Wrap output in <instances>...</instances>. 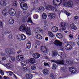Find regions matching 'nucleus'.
Wrapping results in <instances>:
<instances>
[{
	"label": "nucleus",
	"mask_w": 79,
	"mask_h": 79,
	"mask_svg": "<svg viewBox=\"0 0 79 79\" xmlns=\"http://www.w3.org/2000/svg\"><path fill=\"white\" fill-rule=\"evenodd\" d=\"M67 26V24L66 23L64 22H61L60 24V26L61 27H62L61 28H60V29L59 30V31L60 32H62V31H64V30H66V26Z\"/></svg>",
	"instance_id": "nucleus-1"
},
{
	"label": "nucleus",
	"mask_w": 79,
	"mask_h": 79,
	"mask_svg": "<svg viewBox=\"0 0 79 79\" xmlns=\"http://www.w3.org/2000/svg\"><path fill=\"white\" fill-rule=\"evenodd\" d=\"M28 27L27 25L26 24H23L21 25L19 28V30L21 32H26V30L27 29Z\"/></svg>",
	"instance_id": "nucleus-2"
},
{
	"label": "nucleus",
	"mask_w": 79,
	"mask_h": 79,
	"mask_svg": "<svg viewBox=\"0 0 79 79\" xmlns=\"http://www.w3.org/2000/svg\"><path fill=\"white\" fill-rule=\"evenodd\" d=\"M17 38L18 40L19 41H21L22 40H26V37L25 35L23 34L21 35H18Z\"/></svg>",
	"instance_id": "nucleus-3"
},
{
	"label": "nucleus",
	"mask_w": 79,
	"mask_h": 79,
	"mask_svg": "<svg viewBox=\"0 0 79 79\" xmlns=\"http://www.w3.org/2000/svg\"><path fill=\"white\" fill-rule=\"evenodd\" d=\"M51 61L52 62H53L54 63H57V64H64V62L63 60H51Z\"/></svg>",
	"instance_id": "nucleus-4"
},
{
	"label": "nucleus",
	"mask_w": 79,
	"mask_h": 79,
	"mask_svg": "<svg viewBox=\"0 0 79 79\" xmlns=\"http://www.w3.org/2000/svg\"><path fill=\"white\" fill-rule=\"evenodd\" d=\"M20 6L21 8L24 10H27V5L24 2H21L20 3Z\"/></svg>",
	"instance_id": "nucleus-5"
},
{
	"label": "nucleus",
	"mask_w": 79,
	"mask_h": 79,
	"mask_svg": "<svg viewBox=\"0 0 79 79\" xmlns=\"http://www.w3.org/2000/svg\"><path fill=\"white\" fill-rule=\"evenodd\" d=\"M40 49L41 51L44 53H47V48L46 47V46H42L40 47Z\"/></svg>",
	"instance_id": "nucleus-6"
},
{
	"label": "nucleus",
	"mask_w": 79,
	"mask_h": 79,
	"mask_svg": "<svg viewBox=\"0 0 79 79\" xmlns=\"http://www.w3.org/2000/svg\"><path fill=\"white\" fill-rule=\"evenodd\" d=\"M64 5L68 7H73V3L71 1H68L67 2H65Z\"/></svg>",
	"instance_id": "nucleus-7"
},
{
	"label": "nucleus",
	"mask_w": 79,
	"mask_h": 79,
	"mask_svg": "<svg viewBox=\"0 0 79 79\" xmlns=\"http://www.w3.org/2000/svg\"><path fill=\"white\" fill-rule=\"evenodd\" d=\"M5 51L8 55H10L11 54H13L15 52V50L12 49H9L8 50V49H5Z\"/></svg>",
	"instance_id": "nucleus-8"
},
{
	"label": "nucleus",
	"mask_w": 79,
	"mask_h": 79,
	"mask_svg": "<svg viewBox=\"0 0 79 79\" xmlns=\"http://www.w3.org/2000/svg\"><path fill=\"white\" fill-rule=\"evenodd\" d=\"M9 13L10 15L12 16H15L16 15V11L13 9H10Z\"/></svg>",
	"instance_id": "nucleus-9"
},
{
	"label": "nucleus",
	"mask_w": 79,
	"mask_h": 79,
	"mask_svg": "<svg viewBox=\"0 0 79 79\" xmlns=\"http://www.w3.org/2000/svg\"><path fill=\"white\" fill-rule=\"evenodd\" d=\"M53 44L55 45H56V46H61L62 45V43L57 40H55Z\"/></svg>",
	"instance_id": "nucleus-10"
},
{
	"label": "nucleus",
	"mask_w": 79,
	"mask_h": 79,
	"mask_svg": "<svg viewBox=\"0 0 79 79\" xmlns=\"http://www.w3.org/2000/svg\"><path fill=\"white\" fill-rule=\"evenodd\" d=\"M69 71H70L71 73H73V74H75L77 72V70H76V69L73 67H70L69 68Z\"/></svg>",
	"instance_id": "nucleus-11"
},
{
	"label": "nucleus",
	"mask_w": 79,
	"mask_h": 79,
	"mask_svg": "<svg viewBox=\"0 0 79 79\" xmlns=\"http://www.w3.org/2000/svg\"><path fill=\"white\" fill-rule=\"evenodd\" d=\"M48 16L51 19H54L55 18V14L53 13H50L48 14Z\"/></svg>",
	"instance_id": "nucleus-12"
},
{
	"label": "nucleus",
	"mask_w": 79,
	"mask_h": 79,
	"mask_svg": "<svg viewBox=\"0 0 79 79\" xmlns=\"http://www.w3.org/2000/svg\"><path fill=\"white\" fill-rule=\"evenodd\" d=\"M24 57L23 55H19L17 57V60L18 61H22L24 59Z\"/></svg>",
	"instance_id": "nucleus-13"
},
{
	"label": "nucleus",
	"mask_w": 79,
	"mask_h": 79,
	"mask_svg": "<svg viewBox=\"0 0 79 79\" xmlns=\"http://www.w3.org/2000/svg\"><path fill=\"white\" fill-rule=\"evenodd\" d=\"M32 75L31 74H26L25 75V77H24L23 78V79H30L32 78Z\"/></svg>",
	"instance_id": "nucleus-14"
},
{
	"label": "nucleus",
	"mask_w": 79,
	"mask_h": 79,
	"mask_svg": "<svg viewBox=\"0 0 79 79\" xmlns=\"http://www.w3.org/2000/svg\"><path fill=\"white\" fill-rule=\"evenodd\" d=\"M58 55L60 56V58H62V57L63 58H66V54L64 52H62L61 53H59Z\"/></svg>",
	"instance_id": "nucleus-15"
},
{
	"label": "nucleus",
	"mask_w": 79,
	"mask_h": 79,
	"mask_svg": "<svg viewBox=\"0 0 79 79\" xmlns=\"http://www.w3.org/2000/svg\"><path fill=\"white\" fill-rule=\"evenodd\" d=\"M29 62L31 64H34V63H36V61L34 58H31L29 60Z\"/></svg>",
	"instance_id": "nucleus-16"
},
{
	"label": "nucleus",
	"mask_w": 79,
	"mask_h": 79,
	"mask_svg": "<svg viewBox=\"0 0 79 79\" xmlns=\"http://www.w3.org/2000/svg\"><path fill=\"white\" fill-rule=\"evenodd\" d=\"M6 1H0V4L1 6H5L6 5Z\"/></svg>",
	"instance_id": "nucleus-17"
},
{
	"label": "nucleus",
	"mask_w": 79,
	"mask_h": 79,
	"mask_svg": "<svg viewBox=\"0 0 79 79\" xmlns=\"http://www.w3.org/2000/svg\"><path fill=\"white\" fill-rule=\"evenodd\" d=\"M42 31L43 30L40 29V28L39 27H37L35 29V33H37L38 34V33H39V32H42Z\"/></svg>",
	"instance_id": "nucleus-18"
},
{
	"label": "nucleus",
	"mask_w": 79,
	"mask_h": 79,
	"mask_svg": "<svg viewBox=\"0 0 79 79\" xmlns=\"http://www.w3.org/2000/svg\"><path fill=\"white\" fill-rule=\"evenodd\" d=\"M40 56V55L38 53H34L32 55L33 57L35 59L39 58Z\"/></svg>",
	"instance_id": "nucleus-19"
},
{
	"label": "nucleus",
	"mask_w": 79,
	"mask_h": 79,
	"mask_svg": "<svg viewBox=\"0 0 79 79\" xmlns=\"http://www.w3.org/2000/svg\"><path fill=\"white\" fill-rule=\"evenodd\" d=\"M52 30L53 32H56L58 31V28L57 27L54 26L52 27Z\"/></svg>",
	"instance_id": "nucleus-20"
},
{
	"label": "nucleus",
	"mask_w": 79,
	"mask_h": 79,
	"mask_svg": "<svg viewBox=\"0 0 79 79\" xmlns=\"http://www.w3.org/2000/svg\"><path fill=\"white\" fill-rule=\"evenodd\" d=\"M65 48L67 50H71L72 49V47L69 44H67L65 45Z\"/></svg>",
	"instance_id": "nucleus-21"
},
{
	"label": "nucleus",
	"mask_w": 79,
	"mask_h": 79,
	"mask_svg": "<svg viewBox=\"0 0 79 79\" xmlns=\"http://www.w3.org/2000/svg\"><path fill=\"white\" fill-rule=\"evenodd\" d=\"M46 8L48 10H53V6L49 5L47 6H46Z\"/></svg>",
	"instance_id": "nucleus-22"
},
{
	"label": "nucleus",
	"mask_w": 79,
	"mask_h": 79,
	"mask_svg": "<svg viewBox=\"0 0 79 79\" xmlns=\"http://www.w3.org/2000/svg\"><path fill=\"white\" fill-rule=\"evenodd\" d=\"M9 23L10 24H13L14 23V19L13 18L11 17L9 20Z\"/></svg>",
	"instance_id": "nucleus-23"
},
{
	"label": "nucleus",
	"mask_w": 79,
	"mask_h": 79,
	"mask_svg": "<svg viewBox=\"0 0 79 79\" xmlns=\"http://www.w3.org/2000/svg\"><path fill=\"white\" fill-rule=\"evenodd\" d=\"M70 27L72 29H74V30H76L77 29V27L74 24H70Z\"/></svg>",
	"instance_id": "nucleus-24"
},
{
	"label": "nucleus",
	"mask_w": 79,
	"mask_h": 79,
	"mask_svg": "<svg viewBox=\"0 0 79 79\" xmlns=\"http://www.w3.org/2000/svg\"><path fill=\"white\" fill-rule=\"evenodd\" d=\"M25 32H26L27 34L28 35H31V32L30 28L29 29L28 28L26 30Z\"/></svg>",
	"instance_id": "nucleus-25"
},
{
	"label": "nucleus",
	"mask_w": 79,
	"mask_h": 79,
	"mask_svg": "<svg viewBox=\"0 0 79 79\" xmlns=\"http://www.w3.org/2000/svg\"><path fill=\"white\" fill-rule=\"evenodd\" d=\"M5 66H6L7 68H11L13 67V65L10 63H7L5 65Z\"/></svg>",
	"instance_id": "nucleus-26"
},
{
	"label": "nucleus",
	"mask_w": 79,
	"mask_h": 79,
	"mask_svg": "<svg viewBox=\"0 0 79 79\" xmlns=\"http://www.w3.org/2000/svg\"><path fill=\"white\" fill-rule=\"evenodd\" d=\"M66 62L67 63H68L69 64V65H71V64H73V61L70 59H67V60H66Z\"/></svg>",
	"instance_id": "nucleus-27"
},
{
	"label": "nucleus",
	"mask_w": 79,
	"mask_h": 79,
	"mask_svg": "<svg viewBox=\"0 0 79 79\" xmlns=\"http://www.w3.org/2000/svg\"><path fill=\"white\" fill-rule=\"evenodd\" d=\"M54 12H56L58 11V7L57 6H56L54 8L53 7V9L52 10Z\"/></svg>",
	"instance_id": "nucleus-28"
},
{
	"label": "nucleus",
	"mask_w": 79,
	"mask_h": 79,
	"mask_svg": "<svg viewBox=\"0 0 79 79\" xmlns=\"http://www.w3.org/2000/svg\"><path fill=\"white\" fill-rule=\"evenodd\" d=\"M56 36L59 39H62L63 38V35L60 33L57 34H56Z\"/></svg>",
	"instance_id": "nucleus-29"
},
{
	"label": "nucleus",
	"mask_w": 79,
	"mask_h": 79,
	"mask_svg": "<svg viewBox=\"0 0 79 79\" xmlns=\"http://www.w3.org/2000/svg\"><path fill=\"white\" fill-rule=\"evenodd\" d=\"M49 71L47 69H44L43 70V73L44 74L47 75Z\"/></svg>",
	"instance_id": "nucleus-30"
},
{
	"label": "nucleus",
	"mask_w": 79,
	"mask_h": 79,
	"mask_svg": "<svg viewBox=\"0 0 79 79\" xmlns=\"http://www.w3.org/2000/svg\"><path fill=\"white\" fill-rule=\"evenodd\" d=\"M36 38L38 40H42V36L39 34H38L36 36Z\"/></svg>",
	"instance_id": "nucleus-31"
},
{
	"label": "nucleus",
	"mask_w": 79,
	"mask_h": 79,
	"mask_svg": "<svg viewBox=\"0 0 79 79\" xmlns=\"http://www.w3.org/2000/svg\"><path fill=\"white\" fill-rule=\"evenodd\" d=\"M58 53H57V52L56 51H54L52 52V56L53 57V56L54 57H55L57 55V54Z\"/></svg>",
	"instance_id": "nucleus-32"
},
{
	"label": "nucleus",
	"mask_w": 79,
	"mask_h": 79,
	"mask_svg": "<svg viewBox=\"0 0 79 79\" xmlns=\"http://www.w3.org/2000/svg\"><path fill=\"white\" fill-rule=\"evenodd\" d=\"M38 10H39V11L42 12L45 11V9L44 8V7L43 6H40L39 7Z\"/></svg>",
	"instance_id": "nucleus-33"
},
{
	"label": "nucleus",
	"mask_w": 79,
	"mask_h": 79,
	"mask_svg": "<svg viewBox=\"0 0 79 79\" xmlns=\"http://www.w3.org/2000/svg\"><path fill=\"white\" fill-rule=\"evenodd\" d=\"M21 66H26V62L24 61H22L21 62Z\"/></svg>",
	"instance_id": "nucleus-34"
},
{
	"label": "nucleus",
	"mask_w": 79,
	"mask_h": 79,
	"mask_svg": "<svg viewBox=\"0 0 79 79\" xmlns=\"http://www.w3.org/2000/svg\"><path fill=\"white\" fill-rule=\"evenodd\" d=\"M48 34L49 37H53L54 36V35L52 33V32L50 31H48Z\"/></svg>",
	"instance_id": "nucleus-35"
},
{
	"label": "nucleus",
	"mask_w": 79,
	"mask_h": 79,
	"mask_svg": "<svg viewBox=\"0 0 79 79\" xmlns=\"http://www.w3.org/2000/svg\"><path fill=\"white\" fill-rule=\"evenodd\" d=\"M31 43H28L26 44V47L28 49L31 48Z\"/></svg>",
	"instance_id": "nucleus-36"
},
{
	"label": "nucleus",
	"mask_w": 79,
	"mask_h": 79,
	"mask_svg": "<svg viewBox=\"0 0 79 79\" xmlns=\"http://www.w3.org/2000/svg\"><path fill=\"white\" fill-rule=\"evenodd\" d=\"M47 14L45 13H43L42 15V18L44 19H46V18H47Z\"/></svg>",
	"instance_id": "nucleus-37"
},
{
	"label": "nucleus",
	"mask_w": 79,
	"mask_h": 79,
	"mask_svg": "<svg viewBox=\"0 0 79 79\" xmlns=\"http://www.w3.org/2000/svg\"><path fill=\"white\" fill-rule=\"evenodd\" d=\"M31 3H38V0H31Z\"/></svg>",
	"instance_id": "nucleus-38"
},
{
	"label": "nucleus",
	"mask_w": 79,
	"mask_h": 79,
	"mask_svg": "<svg viewBox=\"0 0 79 79\" xmlns=\"http://www.w3.org/2000/svg\"><path fill=\"white\" fill-rule=\"evenodd\" d=\"M62 3V1H61V0H57V6H58V5H61Z\"/></svg>",
	"instance_id": "nucleus-39"
},
{
	"label": "nucleus",
	"mask_w": 79,
	"mask_h": 79,
	"mask_svg": "<svg viewBox=\"0 0 79 79\" xmlns=\"http://www.w3.org/2000/svg\"><path fill=\"white\" fill-rule=\"evenodd\" d=\"M23 70L25 71H27L28 70H29V68L27 67H24L23 68Z\"/></svg>",
	"instance_id": "nucleus-40"
},
{
	"label": "nucleus",
	"mask_w": 79,
	"mask_h": 79,
	"mask_svg": "<svg viewBox=\"0 0 79 79\" xmlns=\"http://www.w3.org/2000/svg\"><path fill=\"white\" fill-rule=\"evenodd\" d=\"M56 64H53V66L52 67L53 69H56Z\"/></svg>",
	"instance_id": "nucleus-41"
},
{
	"label": "nucleus",
	"mask_w": 79,
	"mask_h": 79,
	"mask_svg": "<svg viewBox=\"0 0 79 79\" xmlns=\"http://www.w3.org/2000/svg\"><path fill=\"white\" fill-rule=\"evenodd\" d=\"M31 68L32 70H35L36 69V67L35 65H33L31 66Z\"/></svg>",
	"instance_id": "nucleus-42"
},
{
	"label": "nucleus",
	"mask_w": 79,
	"mask_h": 79,
	"mask_svg": "<svg viewBox=\"0 0 79 79\" xmlns=\"http://www.w3.org/2000/svg\"><path fill=\"white\" fill-rule=\"evenodd\" d=\"M33 17L35 19H37L38 17V15H37V14H34L33 16Z\"/></svg>",
	"instance_id": "nucleus-43"
},
{
	"label": "nucleus",
	"mask_w": 79,
	"mask_h": 79,
	"mask_svg": "<svg viewBox=\"0 0 79 79\" xmlns=\"http://www.w3.org/2000/svg\"><path fill=\"white\" fill-rule=\"evenodd\" d=\"M3 23L2 21H0V27H3Z\"/></svg>",
	"instance_id": "nucleus-44"
},
{
	"label": "nucleus",
	"mask_w": 79,
	"mask_h": 79,
	"mask_svg": "<svg viewBox=\"0 0 79 79\" xmlns=\"http://www.w3.org/2000/svg\"><path fill=\"white\" fill-rule=\"evenodd\" d=\"M48 26L47 25H44V28L45 29H48Z\"/></svg>",
	"instance_id": "nucleus-45"
},
{
	"label": "nucleus",
	"mask_w": 79,
	"mask_h": 79,
	"mask_svg": "<svg viewBox=\"0 0 79 79\" xmlns=\"http://www.w3.org/2000/svg\"><path fill=\"white\" fill-rule=\"evenodd\" d=\"M44 66H49V64H48V63L44 62Z\"/></svg>",
	"instance_id": "nucleus-46"
},
{
	"label": "nucleus",
	"mask_w": 79,
	"mask_h": 79,
	"mask_svg": "<svg viewBox=\"0 0 79 79\" xmlns=\"http://www.w3.org/2000/svg\"><path fill=\"white\" fill-rule=\"evenodd\" d=\"M2 13H8V11L6 9H4L2 12Z\"/></svg>",
	"instance_id": "nucleus-47"
},
{
	"label": "nucleus",
	"mask_w": 79,
	"mask_h": 79,
	"mask_svg": "<svg viewBox=\"0 0 79 79\" xmlns=\"http://www.w3.org/2000/svg\"><path fill=\"white\" fill-rule=\"evenodd\" d=\"M69 37L72 39H73V34H70L69 35Z\"/></svg>",
	"instance_id": "nucleus-48"
},
{
	"label": "nucleus",
	"mask_w": 79,
	"mask_h": 79,
	"mask_svg": "<svg viewBox=\"0 0 79 79\" xmlns=\"http://www.w3.org/2000/svg\"><path fill=\"white\" fill-rule=\"evenodd\" d=\"M8 37L10 39H11L13 38V36H12V35L11 34H10L9 35Z\"/></svg>",
	"instance_id": "nucleus-49"
},
{
	"label": "nucleus",
	"mask_w": 79,
	"mask_h": 79,
	"mask_svg": "<svg viewBox=\"0 0 79 79\" xmlns=\"http://www.w3.org/2000/svg\"><path fill=\"white\" fill-rule=\"evenodd\" d=\"M28 22H30V23H32V21L31 20V18H28Z\"/></svg>",
	"instance_id": "nucleus-50"
},
{
	"label": "nucleus",
	"mask_w": 79,
	"mask_h": 79,
	"mask_svg": "<svg viewBox=\"0 0 79 79\" xmlns=\"http://www.w3.org/2000/svg\"><path fill=\"white\" fill-rule=\"evenodd\" d=\"M0 73H1L2 76L4 75V73L3 72L2 70H0Z\"/></svg>",
	"instance_id": "nucleus-51"
},
{
	"label": "nucleus",
	"mask_w": 79,
	"mask_h": 79,
	"mask_svg": "<svg viewBox=\"0 0 79 79\" xmlns=\"http://www.w3.org/2000/svg\"><path fill=\"white\" fill-rule=\"evenodd\" d=\"M35 44H39V43H40V41H39L37 40H35Z\"/></svg>",
	"instance_id": "nucleus-52"
},
{
	"label": "nucleus",
	"mask_w": 79,
	"mask_h": 79,
	"mask_svg": "<svg viewBox=\"0 0 79 79\" xmlns=\"http://www.w3.org/2000/svg\"><path fill=\"white\" fill-rule=\"evenodd\" d=\"M76 45V43L75 42H72V43L71 45L73 46V47H74V46Z\"/></svg>",
	"instance_id": "nucleus-53"
},
{
	"label": "nucleus",
	"mask_w": 79,
	"mask_h": 79,
	"mask_svg": "<svg viewBox=\"0 0 79 79\" xmlns=\"http://www.w3.org/2000/svg\"><path fill=\"white\" fill-rule=\"evenodd\" d=\"M3 15H4V16H6L8 15V13H2Z\"/></svg>",
	"instance_id": "nucleus-54"
},
{
	"label": "nucleus",
	"mask_w": 79,
	"mask_h": 79,
	"mask_svg": "<svg viewBox=\"0 0 79 79\" xmlns=\"http://www.w3.org/2000/svg\"><path fill=\"white\" fill-rule=\"evenodd\" d=\"M10 78H9V77H8L7 76H4V79H9Z\"/></svg>",
	"instance_id": "nucleus-55"
},
{
	"label": "nucleus",
	"mask_w": 79,
	"mask_h": 79,
	"mask_svg": "<svg viewBox=\"0 0 79 79\" xmlns=\"http://www.w3.org/2000/svg\"><path fill=\"white\" fill-rule=\"evenodd\" d=\"M15 58L14 57H11V60L12 61H15Z\"/></svg>",
	"instance_id": "nucleus-56"
},
{
	"label": "nucleus",
	"mask_w": 79,
	"mask_h": 79,
	"mask_svg": "<svg viewBox=\"0 0 79 79\" xmlns=\"http://www.w3.org/2000/svg\"><path fill=\"white\" fill-rule=\"evenodd\" d=\"M74 18L76 19H79V16H75L74 17Z\"/></svg>",
	"instance_id": "nucleus-57"
},
{
	"label": "nucleus",
	"mask_w": 79,
	"mask_h": 79,
	"mask_svg": "<svg viewBox=\"0 0 79 79\" xmlns=\"http://www.w3.org/2000/svg\"><path fill=\"white\" fill-rule=\"evenodd\" d=\"M2 60H6V58L5 57H2Z\"/></svg>",
	"instance_id": "nucleus-58"
},
{
	"label": "nucleus",
	"mask_w": 79,
	"mask_h": 79,
	"mask_svg": "<svg viewBox=\"0 0 79 79\" xmlns=\"http://www.w3.org/2000/svg\"><path fill=\"white\" fill-rule=\"evenodd\" d=\"M61 70L63 71H65V68L64 67H62Z\"/></svg>",
	"instance_id": "nucleus-59"
},
{
	"label": "nucleus",
	"mask_w": 79,
	"mask_h": 79,
	"mask_svg": "<svg viewBox=\"0 0 79 79\" xmlns=\"http://www.w3.org/2000/svg\"><path fill=\"white\" fill-rule=\"evenodd\" d=\"M22 51H21V50H19V51H18L17 53H18V54H19V53H21Z\"/></svg>",
	"instance_id": "nucleus-60"
},
{
	"label": "nucleus",
	"mask_w": 79,
	"mask_h": 79,
	"mask_svg": "<svg viewBox=\"0 0 79 79\" xmlns=\"http://www.w3.org/2000/svg\"><path fill=\"white\" fill-rule=\"evenodd\" d=\"M64 42H65V43H67V42H68V41H67V40H66V39H64Z\"/></svg>",
	"instance_id": "nucleus-61"
},
{
	"label": "nucleus",
	"mask_w": 79,
	"mask_h": 79,
	"mask_svg": "<svg viewBox=\"0 0 79 79\" xmlns=\"http://www.w3.org/2000/svg\"><path fill=\"white\" fill-rule=\"evenodd\" d=\"M64 47H60V49L61 50H62V51H63V50H64Z\"/></svg>",
	"instance_id": "nucleus-62"
},
{
	"label": "nucleus",
	"mask_w": 79,
	"mask_h": 79,
	"mask_svg": "<svg viewBox=\"0 0 79 79\" xmlns=\"http://www.w3.org/2000/svg\"><path fill=\"white\" fill-rule=\"evenodd\" d=\"M66 14L67 16H70V15H71V14H70V13H69L68 12H67L66 13Z\"/></svg>",
	"instance_id": "nucleus-63"
},
{
	"label": "nucleus",
	"mask_w": 79,
	"mask_h": 79,
	"mask_svg": "<svg viewBox=\"0 0 79 79\" xmlns=\"http://www.w3.org/2000/svg\"><path fill=\"white\" fill-rule=\"evenodd\" d=\"M62 2H63V3H67L66 2H67V0H62Z\"/></svg>",
	"instance_id": "nucleus-64"
}]
</instances>
